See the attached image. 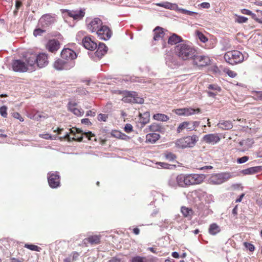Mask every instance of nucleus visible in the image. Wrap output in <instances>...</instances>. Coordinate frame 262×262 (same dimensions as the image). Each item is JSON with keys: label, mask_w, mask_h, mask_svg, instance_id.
<instances>
[{"label": "nucleus", "mask_w": 262, "mask_h": 262, "mask_svg": "<svg viewBox=\"0 0 262 262\" xmlns=\"http://www.w3.org/2000/svg\"><path fill=\"white\" fill-rule=\"evenodd\" d=\"M176 55L183 61L192 60L197 53L196 49L191 44L180 43L174 49Z\"/></svg>", "instance_id": "f257e3e1"}, {"label": "nucleus", "mask_w": 262, "mask_h": 262, "mask_svg": "<svg viewBox=\"0 0 262 262\" xmlns=\"http://www.w3.org/2000/svg\"><path fill=\"white\" fill-rule=\"evenodd\" d=\"M199 140L197 135H193L181 138L175 142L176 146L178 148L184 149L187 147H193Z\"/></svg>", "instance_id": "f03ea898"}, {"label": "nucleus", "mask_w": 262, "mask_h": 262, "mask_svg": "<svg viewBox=\"0 0 262 262\" xmlns=\"http://www.w3.org/2000/svg\"><path fill=\"white\" fill-rule=\"evenodd\" d=\"M225 61L231 65H235L243 61L244 57L242 52L237 50L227 52L224 55Z\"/></svg>", "instance_id": "7ed1b4c3"}, {"label": "nucleus", "mask_w": 262, "mask_h": 262, "mask_svg": "<svg viewBox=\"0 0 262 262\" xmlns=\"http://www.w3.org/2000/svg\"><path fill=\"white\" fill-rule=\"evenodd\" d=\"M156 5L159 6V7H163L165 9L177 11L181 13H183L184 14H187L188 15L192 16V15H193L194 14H195V13L194 12L187 10H185V9H182V8H179L177 4H174V3H171L168 2L157 3V4H156Z\"/></svg>", "instance_id": "20e7f679"}, {"label": "nucleus", "mask_w": 262, "mask_h": 262, "mask_svg": "<svg viewBox=\"0 0 262 262\" xmlns=\"http://www.w3.org/2000/svg\"><path fill=\"white\" fill-rule=\"evenodd\" d=\"M122 100L125 103H137L142 104L144 99L138 96L137 93L134 91H125Z\"/></svg>", "instance_id": "39448f33"}, {"label": "nucleus", "mask_w": 262, "mask_h": 262, "mask_svg": "<svg viewBox=\"0 0 262 262\" xmlns=\"http://www.w3.org/2000/svg\"><path fill=\"white\" fill-rule=\"evenodd\" d=\"M24 60L26 62L29 71L32 72L35 70L37 61L36 54L32 52L26 53L24 56Z\"/></svg>", "instance_id": "423d86ee"}, {"label": "nucleus", "mask_w": 262, "mask_h": 262, "mask_svg": "<svg viewBox=\"0 0 262 262\" xmlns=\"http://www.w3.org/2000/svg\"><path fill=\"white\" fill-rule=\"evenodd\" d=\"M200 121H185L181 123L178 126L177 132L180 133L185 129L188 132L196 130V128L200 125Z\"/></svg>", "instance_id": "0eeeda50"}, {"label": "nucleus", "mask_w": 262, "mask_h": 262, "mask_svg": "<svg viewBox=\"0 0 262 262\" xmlns=\"http://www.w3.org/2000/svg\"><path fill=\"white\" fill-rule=\"evenodd\" d=\"M229 172L217 173L212 175L210 178V182L213 184H220L227 181L231 178Z\"/></svg>", "instance_id": "6e6552de"}, {"label": "nucleus", "mask_w": 262, "mask_h": 262, "mask_svg": "<svg viewBox=\"0 0 262 262\" xmlns=\"http://www.w3.org/2000/svg\"><path fill=\"white\" fill-rule=\"evenodd\" d=\"M194 55L191 60L193 63L198 67H205L210 64L211 60L209 56L205 55Z\"/></svg>", "instance_id": "1a4fd4ad"}, {"label": "nucleus", "mask_w": 262, "mask_h": 262, "mask_svg": "<svg viewBox=\"0 0 262 262\" xmlns=\"http://www.w3.org/2000/svg\"><path fill=\"white\" fill-rule=\"evenodd\" d=\"M221 140V137L219 134L211 133L204 135L202 141L208 144L214 145L219 143Z\"/></svg>", "instance_id": "9d476101"}, {"label": "nucleus", "mask_w": 262, "mask_h": 262, "mask_svg": "<svg viewBox=\"0 0 262 262\" xmlns=\"http://www.w3.org/2000/svg\"><path fill=\"white\" fill-rule=\"evenodd\" d=\"M13 70L16 72L24 73L29 71L24 60L20 59L14 60L12 63Z\"/></svg>", "instance_id": "9b49d317"}, {"label": "nucleus", "mask_w": 262, "mask_h": 262, "mask_svg": "<svg viewBox=\"0 0 262 262\" xmlns=\"http://www.w3.org/2000/svg\"><path fill=\"white\" fill-rule=\"evenodd\" d=\"M97 35L100 39L107 40L111 38L112 32L108 27L102 25L97 33Z\"/></svg>", "instance_id": "f8f14e48"}, {"label": "nucleus", "mask_w": 262, "mask_h": 262, "mask_svg": "<svg viewBox=\"0 0 262 262\" xmlns=\"http://www.w3.org/2000/svg\"><path fill=\"white\" fill-rule=\"evenodd\" d=\"M48 181L49 186L52 188H57L60 186V176L57 172L49 173L48 176Z\"/></svg>", "instance_id": "ddd939ff"}, {"label": "nucleus", "mask_w": 262, "mask_h": 262, "mask_svg": "<svg viewBox=\"0 0 262 262\" xmlns=\"http://www.w3.org/2000/svg\"><path fill=\"white\" fill-rule=\"evenodd\" d=\"M204 176L198 174H187V187L190 185L200 184L204 180Z\"/></svg>", "instance_id": "4468645a"}, {"label": "nucleus", "mask_w": 262, "mask_h": 262, "mask_svg": "<svg viewBox=\"0 0 262 262\" xmlns=\"http://www.w3.org/2000/svg\"><path fill=\"white\" fill-rule=\"evenodd\" d=\"M73 66V62L66 61L61 59H57L54 63V67L58 70H69Z\"/></svg>", "instance_id": "2eb2a0df"}, {"label": "nucleus", "mask_w": 262, "mask_h": 262, "mask_svg": "<svg viewBox=\"0 0 262 262\" xmlns=\"http://www.w3.org/2000/svg\"><path fill=\"white\" fill-rule=\"evenodd\" d=\"M102 25V20L100 18H95L90 22L87 26V28L91 32L97 33Z\"/></svg>", "instance_id": "dca6fc26"}, {"label": "nucleus", "mask_w": 262, "mask_h": 262, "mask_svg": "<svg viewBox=\"0 0 262 262\" xmlns=\"http://www.w3.org/2000/svg\"><path fill=\"white\" fill-rule=\"evenodd\" d=\"M64 12L66 13L69 16L73 18L74 19L80 20L84 16L85 9H80L75 10H65Z\"/></svg>", "instance_id": "f3484780"}, {"label": "nucleus", "mask_w": 262, "mask_h": 262, "mask_svg": "<svg viewBox=\"0 0 262 262\" xmlns=\"http://www.w3.org/2000/svg\"><path fill=\"white\" fill-rule=\"evenodd\" d=\"M82 45L87 50L94 51L97 48V43L90 36L84 37L82 39Z\"/></svg>", "instance_id": "a211bd4d"}, {"label": "nucleus", "mask_w": 262, "mask_h": 262, "mask_svg": "<svg viewBox=\"0 0 262 262\" xmlns=\"http://www.w3.org/2000/svg\"><path fill=\"white\" fill-rule=\"evenodd\" d=\"M61 57L66 60V61L72 62V60L76 58L77 55L73 50L67 48L62 50L61 52Z\"/></svg>", "instance_id": "6ab92c4d"}, {"label": "nucleus", "mask_w": 262, "mask_h": 262, "mask_svg": "<svg viewBox=\"0 0 262 262\" xmlns=\"http://www.w3.org/2000/svg\"><path fill=\"white\" fill-rule=\"evenodd\" d=\"M97 50L95 52V55L98 58H101L107 52V47L103 42H100L97 45Z\"/></svg>", "instance_id": "aec40b11"}, {"label": "nucleus", "mask_w": 262, "mask_h": 262, "mask_svg": "<svg viewBox=\"0 0 262 262\" xmlns=\"http://www.w3.org/2000/svg\"><path fill=\"white\" fill-rule=\"evenodd\" d=\"M59 42L57 40L53 39L49 40L47 44L46 48L49 51L55 52L59 49Z\"/></svg>", "instance_id": "412c9836"}, {"label": "nucleus", "mask_w": 262, "mask_h": 262, "mask_svg": "<svg viewBox=\"0 0 262 262\" xmlns=\"http://www.w3.org/2000/svg\"><path fill=\"white\" fill-rule=\"evenodd\" d=\"M37 61L36 66L41 68L45 67L48 63V56L45 53H40L37 55Z\"/></svg>", "instance_id": "4be33fe9"}, {"label": "nucleus", "mask_w": 262, "mask_h": 262, "mask_svg": "<svg viewBox=\"0 0 262 262\" xmlns=\"http://www.w3.org/2000/svg\"><path fill=\"white\" fill-rule=\"evenodd\" d=\"M77 103L74 102H70L68 103V108L73 114L77 116H81L83 115L84 112L76 106Z\"/></svg>", "instance_id": "5701e85b"}, {"label": "nucleus", "mask_w": 262, "mask_h": 262, "mask_svg": "<svg viewBox=\"0 0 262 262\" xmlns=\"http://www.w3.org/2000/svg\"><path fill=\"white\" fill-rule=\"evenodd\" d=\"M187 174H180L176 177L177 184L181 187H187Z\"/></svg>", "instance_id": "b1692460"}, {"label": "nucleus", "mask_w": 262, "mask_h": 262, "mask_svg": "<svg viewBox=\"0 0 262 262\" xmlns=\"http://www.w3.org/2000/svg\"><path fill=\"white\" fill-rule=\"evenodd\" d=\"M100 237L101 236L98 235L90 236L83 240L84 244H86L87 243H90L91 245L99 244L100 242Z\"/></svg>", "instance_id": "393cba45"}, {"label": "nucleus", "mask_w": 262, "mask_h": 262, "mask_svg": "<svg viewBox=\"0 0 262 262\" xmlns=\"http://www.w3.org/2000/svg\"><path fill=\"white\" fill-rule=\"evenodd\" d=\"M154 37L153 39L154 40H159L161 39H162L164 36V32L163 28L160 27H156L154 31Z\"/></svg>", "instance_id": "a878e982"}, {"label": "nucleus", "mask_w": 262, "mask_h": 262, "mask_svg": "<svg viewBox=\"0 0 262 262\" xmlns=\"http://www.w3.org/2000/svg\"><path fill=\"white\" fill-rule=\"evenodd\" d=\"M54 22V18L49 14L43 15L40 19L42 26H49Z\"/></svg>", "instance_id": "bb28decb"}, {"label": "nucleus", "mask_w": 262, "mask_h": 262, "mask_svg": "<svg viewBox=\"0 0 262 262\" xmlns=\"http://www.w3.org/2000/svg\"><path fill=\"white\" fill-rule=\"evenodd\" d=\"M182 41V38L180 36L173 33L168 38V43L170 45H174L181 42Z\"/></svg>", "instance_id": "cd10ccee"}, {"label": "nucleus", "mask_w": 262, "mask_h": 262, "mask_svg": "<svg viewBox=\"0 0 262 262\" xmlns=\"http://www.w3.org/2000/svg\"><path fill=\"white\" fill-rule=\"evenodd\" d=\"M221 231L220 227L216 223H212L210 225L208 232L212 235H215Z\"/></svg>", "instance_id": "c85d7f7f"}, {"label": "nucleus", "mask_w": 262, "mask_h": 262, "mask_svg": "<svg viewBox=\"0 0 262 262\" xmlns=\"http://www.w3.org/2000/svg\"><path fill=\"white\" fill-rule=\"evenodd\" d=\"M160 135L157 133H150L146 136V142L149 143H155L160 138Z\"/></svg>", "instance_id": "c756f323"}, {"label": "nucleus", "mask_w": 262, "mask_h": 262, "mask_svg": "<svg viewBox=\"0 0 262 262\" xmlns=\"http://www.w3.org/2000/svg\"><path fill=\"white\" fill-rule=\"evenodd\" d=\"M217 125L220 128L224 130L230 129L233 127L232 123L230 121H220Z\"/></svg>", "instance_id": "7c9ffc66"}, {"label": "nucleus", "mask_w": 262, "mask_h": 262, "mask_svg": "<svg viewBox=\"0 0 262 262\" xmlns=\"http://www.w3.org/2000/svg\"><path fill=\"white\" fill-rule=\"evenodd\" d=\"M201 112V110L199 108L196 109L191 107H185L184 108V116H189L193 115L195 114H199Z\"/></svg>", "instance_id": "2f4dec72"}, {"label": "nucleus", "mask_w": 262, "mask_h": 262, "mask_svg": "<svg viewBox=\"0 0 262 262\" xmlns=\"http://www.w3.org/2000/svg\"><path fill=\"white\" fill-rule=\"evenodd\" d=\"M140 121L143 125H145L149 121L150 115L149 112H144L143 114L140 113Z\"/></svg>", "instance_id": "473e14b6"}, {"label": "nucleus", "mask_w": 262, "mask_h": 262, "mask_svg": "<svg viewBox=\"0 0 262 262\" xmlns=\"http://www.w3.org/2000/svg\"><path fill=\"white\" fill-rule=\"evenodd\" d=\"M181 212L185 217L191 219L193 213V210L188 207L183 206L181 207Z\"/></svg>", "instance_id": "72a5a7b5"}, {"label": "nucleus", "mask_w": 262, "mask_h": 262, "mask_svg": "<svg viewBox=\"0 0 262 262\" xmlns=\"http://www.w3.org/2000/svg\"><path fill=\"white\" fill-rule=\"evenodd\" d=\"M70 130L71 131V134H73L75 136V132H74V130H73L72 129L70 128ZM63 138L66 139H67L68 141H72V140H77L78 141H81L82 140V139H83V137L82 136H81L80 137H79V138H76V137H73V138H71L70 137V135H69V133H66V134H65V135L64 136Z\"/></svg>", "instance_id": "f704fd0d"}, {"label": "nucleus", "mask_w": 262, "mask_h": 262, "mask_svg": "<svg viewBox=\"0 0 262 262\" xmlns=\"http://www.w3.org/2000/svg\"><path fill=\"white\" fill-rule=\"evenodd\" d=\"M153 118L155 120L160 121H167L169 119V117L163 114L158 113L153 116Z\"/></svg>", "instance_id": "c9c22d12"}, {"label": "nucleus", "mask_w": 262, "mask_h": 262, "mask_svg": "<svg viewBox=\"0 0 262 262\" xmlns=\"http://www.w3.org/2000/svg\"><path fill=\"white\" fill-rule=\"evenodd\" d=\"M195 34L201 41L205 43L208 41L207 37L200 31L196 30L195 32Z\"/></svg>", "instance_id": "e433bc0d"}, {"label": "nucleus", "mask_w": 262, "mask_h": 262, "mask_svg": "<svg viewBox=\"0 0 262 262\" xmlns=\"http://www.w3.org/2000/svg\"><path fill=\"white\" fill-rule=\"evenodd\" d=\"M167 64L169 65V66L172 67L176 66H180V63L177 60V59L173 57H170L167 61Z\"/></svg>", "instance_id": "4c0bfd02"}, {"label": "nucleus", "mask_w": 262, "mask_h": 262, "mask_svg": "<svg viewBox=\"0 0 262 262\" xmlns=\"http://www.w3.org/2000/svg\"><path fill=\"white\" fill-rule=\"evenodd\" d=\"M25 248H26L30 250L39 252L41 251V248L36 245L32 244H26L24 246Z\"/></svg>", "instance_id": "58836bf2"}, {"label": "nucleus", "mask_w": 262, "mask_h": 262, "mask_svg": "<svg viewBox=\"0 0 262 262\" xmlns=\"http://www.w3.org/2000/svg\"><path fill=\"white\" fill-rule=\"evenodd\" d=\"M258 168L257 167H252L248 169H245L243 172L245 174H251L255 173L258 171Z\"/></svg>", "instance_id": "ea45409f"}, {"label": "nucleus", "mask_w": 262, "mask_h": 262, "mask_svg": "<svg viewBox=\"0 0 262 262\" xmlns=\"http://www.w3.org/2000/svg\"><path fill=\"white\" fill-rule=\"evenodd\" d=\"M161 126L156 123H154L149 126V129L151 132H159L161 130Z\"/></svg>", "instance_id": "a19ab883"}, {"label": "nucleus", "mask_w": 262, "mask_h": 262, "mask_svg": "<svg viewBox=\"0 0 262 262\" xmlns=\"http://www.w3.org/2000/svg\"><path fill=\"white\" fill-rule=\"evenodd\" d=\"M208 89L209 90H213L216 93L220 92L221 91V88L217 84H211L208 86Z\"/></svg>", "instance_id": "79ce46f5"}, {"label": "nucleus", "mask_w": 262, "mask_h": 262, "mask_svg": "<svg viewBox=\"0 0 262 262\" xmlns=\"http://www.w3.org/2000/svg\"><path fill=\"white\" fill-rule=\"evenodd\" d=\"M165 157L169 161H173L177 158L176 155L171 152L165 154Z\"/></svg>", "instance_id": "37998d69"}, {"label": "nucleus", "mask_w": 262, "mask_h": 262, "mask_svg": "<svg viewBox=\"0 0 262 262\" xmlns=\"http://www.w3.org/2000/svg\"><path fill=\"white\" fill-rule=\"evenodd\" d=\"M130 262H146L145 257L137 256L133 257Z\"/></svg>", "instance_id": "c03bdc74"}, {"label": "nucleus", "mask_w": 262, "mask_h": 262, "mask_svg": "<svg viewBox=\"0 0 262 262\" xmlns=\"http://www.w3.org/2000/svg\"><path fill=\"white\" fill-rule=\"evenodd\" d=\"M0 114L4 118L7 117V107L6 106L4 105L0 107Z\"/></svg>", "instance_id": "a18cd8bd"}, {"label": "nucleus", "mask_w": 262, "mask_h": 262, "mask_svg": "<svg viewBox=\"0 0 262 262\" xmlns=\"http://www.w3.org/2000/svg\"><path fill=\"white\" fill-rule=\"evenodd\" d=\"M82 135H83L86 138H88L89 140L96 141V139L95 138V136L94 134H92L91 132L84 133Z\"/></svg>", "instance_id": "49530a36"}, {"label": "nucleus", "mask_w": 262, "mask_h": 262, "mask_svg": "<svg viewBox=\"0 0 262 262\" xmlns=\"http://www.w3.org/2000/svg\"><path fill=\"white\" fill-rule=\"evenodd\" d=\"M113 105L112 102H107L104 107V112L107 113L111 112L113 110Z\"/></svg>", "instance_id": "de8ad7c7"}, {"label": "nucleus", "mask_w": 262, "mask_h": 262, "mask_svg": "<svg viewBox=\"0 0 262 262\" xmlns=\"http://www.w3.org/2000/svg\"><path fill=\"white\" fill-rule=\"evenodd\" d=\"M244 245L247 249H248L251 252H253L255 250V247L254 245L251 243L248 242H244Z\"/></svg>", "instance_id": "09e8293b"}, {"label": "nucleus", "mask_w": 262, "mask_h": 262, "mask_svg": "<svg viewBox=\"0 0 262 262\" xmlns=\"http://www.w3.org/2000/svg\"><path fill=\"white\" fill-rule=\"evenodd\" d=\"M225 72L231 78H234L235 77L237 74V73L233 71H232L231 70H229V69H227L226 70H225Z\"/></svg>", "instance_id": "8fccbe9b"}, {"label": "nucleus", "mask_w": 262, "mask_h": 262, "mask_svg": "<svg viewBox=\"0 0 262 262\" xmlns=\"http://www.w3.org/2000/svg\"><path fill=\"white\" fill-rule=\"evenodd\" d=\"M254 97L257 100L262 101V91H257L254 93Z\"/></svg>", "instance_id": "3c124183"}, {"label": "nucleus", "mask_w": 262, "mask_h": 262, "mask_svg": "<svg viewBox=\"0 0 262 262\" xmlns=\"http://www.w3.org/2000/svg\"><path fill=\"white\" fill-rule=\"evenodd\" d=\"M98 120L99 121H104L105 122L107 120V119L108 118V115L103 114H99L98 115Z\"/></svg>", "instance_id": "603ef678"}, {"label": "nucleus", "mask_w": 262, "mask_h": 262, "mask_svg": "<svg viewBox=\"0 0 262 262\" xmlns=\"http://www.w3.org/2000/svg\"><path fill=\"white\" fill-rule=\"evenodd\" d=\"M173 112L179 116H184V108L173 110Z\"/></svg>", "instance_id": "864d4df0"}, {"label": "nucleus", "mask_w": 262, "mask_h": 262, "mask_svg": "<svg viewBox=\"0 0 262 262\" xmlns=\"http://www.w3.org/2000/svg\"><path fill=\"white\" fill-rule=\"evenodd\" d=\"M44 32H45V30L38 28L34 30L33 34L35 36H37L41 35Z\"/></svg>", "instance_id": "5fc2aeb1"}, {"label": "nucleus", "mask_w": 262, "mask_h": 262, "mask_svg": "<svg viewBox=\"0 0 262 262\" xmlns=\"http://www.w3.org/2000/svg\"><path fill=\"white\" fill-rule=\"evenodd\" d=\"M241 13L246 14L251 16V17L253 18V15H255V14L253 13L250 10L246 9H243L241 10Z\"/></svg>", "instance_id": "6e6d98bb"}, {"label": "nucleus", "mask_w": 262, "mask_h": 262, "mask_svg": "<svg viewBox=\"0 0 262 262\" xmlns=\"http://www.w3.org/2000/svg\"><path fill=\"white\" fill-rule=\"evenodd\" d=\"M79 255H80L79 253L77 252L74 251V252H72L70 255L72 256V261H76L78 259Z\"/></svg>", "instance_id": "4d7b16f0"}, {"label": "nucleus", "mask_w": 262, "mask_h": 262, "mask_svg": "<svg viewBox=\"0 0 262 262\" xmlns=\"http://www.w3.org/2000/svg\"><path fill=\"white\" fill-rule=\"evenodd\" d=\"M248 20V18L245 16H238L237 18L236 21L238 23H246Z\"/></svg>", "instance_id": "13d9d810"}, {"label": "nucleus", "mask_w": 262, "mask_h": 262, "mask_svg": "<svg viewBox=\"0 0 262 262\" xmlns=\"http://www.w3.org/2000/svg\"><path fill=\"white\" fill-rule=\"evenodd\" d=\"M124 130L127 133H129L133 131V126L130 124H126L124 127Z\"/></svg>", "instance_id": "bf43d9fd"}, {"label": "nucleus", "mask_w": 262, "mask_h": 262, "mask_svg": "<svg viewBox=\"0 0 262 262\" xmlns=\"http://www.w3.org/2000/svg\"><path fill=\"white\" fill-rule=\"evenodd\" d=\"M249 159V157L247 156H244L242 158H238L237 160L238 163H244L247 162Z\"/></svg>", "instance_id": "052dcab7"}, {"label": "nucleus", "mask_w": 262, "mask_h": 262, "mask_svg": "<svg viewBox=\"0 0 262 262\" xmlns=\"http://www.w3.org/2000/svg\"><path fill=\"white\" fill-rule=\"evenodd\" d=\"M13 116L14 118L18 119L20 122L24 121L23 118L21 116L20 114L17 112L14 113L13 114Z\"/></svg>", "instance_id": "680f3d73"}, {"label": "nucleus", "mask_w": 262, "mask_h": 262, "mask_svg": "<svg viewBox=\"0 0 262 262\" xmlns=\"http://www.w3.org/2000/svg\"><path fill=\"white\" fill-rule=\"evenodd\" d=\"M157 164L160 165L161 167L164 168H168L169 165L165 162H158L157 163Z\"/></svg>", "instance_id": "e2e57ef3"}, {"label": "nucleus", "mask_w": 262, "mask_h": 262, "mask_svg": "<svg viewBox=\"0 0 262 262\" xmlns=\"http://www.w3.org/2000/svg\"><path fill=\"white\" fill-rule=\"evenodd\" d=\"M81 123L87 125H91L92 124V123L88 118L82 119L81 120Z\"/></svg>", "instance_id": "0e129e2a"}, {"label": "nucleus", "mask_w": 262, "mask_h": 262, "mask_svg": "<svg viewBox=\"0 0 262 262\" xmlns=\"http://www.w3.org/2000/svg\"><path fill=\"white\" fill-rule=\"evenodd\" d=\"M200 5L202 8H206V9H208V8H210V4L207 2H203V3H201Z\"/></svg>", "instance_id": "69168bd1"}, {"label": "nucleus", "mask_w": 262, "mask_h": 262, "mask_svg": "<svg viewBox=\"0 0 262 262\" xmlns=\"http://www.w3.org/2000/svg\"><path fill=\"white\" fill-rule=\"evenodd\" d=\"M96 115V112L93 111V110H90L86 112V116H91L94 117Z\"/></svg>", "instance_id": "338daca9"}, {"label": "nucleus", "mask_w": 262, "mask_h": 262, "mask_svg": "<svg viewBox=\"0 0 262 262\" xmlns=\"http://www.w3.org/2000/svg\"><path fill=\"white\" fill-rule=\"evenodd\" d=\"M11 262H23L24 259L23 258L18 259L14 257L11 258Z\"/></svg>", "instance_id": "774afa93"}]
</instances>
